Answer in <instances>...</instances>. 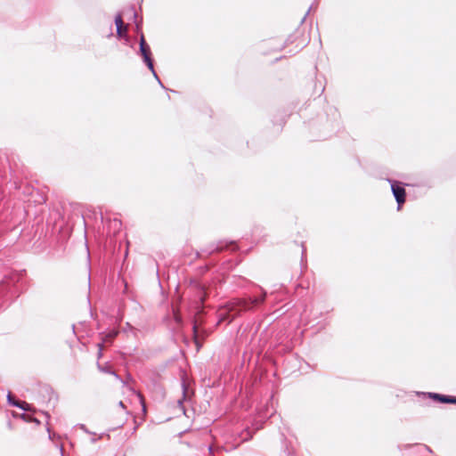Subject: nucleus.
I'll return each mask as SVG.
<instances>
[{"label": "nucleus", "instance_id": "1", "mask_svg": "<svg viewBox=\"0 0 456 456\" xmlns=\"http://www.w3.org/2000/svg\"><path fill=\"white\" fill-rule=\"evenodd\" d=\"M250 310L249 302L245 298H234L217 311L219 322H227L230 323L242 312Z\"/></svg>", "mask_w": 456, "mask_h": 456}, {"label": "nucleus", "instance_id": "2", "mask_svg": "<svg viewBox=\"0 0 456 456\" xmlns=\"http://www.w3.org/2000/svg\"><path fill=\"white\" fill-rule=\"evenodd\" d=\"M140 51L142 55L143 56V59L145 62L147 63V66L150 69H153V63L151 58V49L148 44L145 41L144 36L142 35L140 38Z\"/></svg>", "mask_w": 456, "mask_h": 456}, {"label": "nucleus", "instance_id": "3", "mask_svg": "<svg viewBox=\"0 0 456 456\" xmlns=\"http://www.w3.org/2000/svg\"><path fill=\"white\" fill-rule=\"evenodd\" d=\"M392 191L398 204V208H400L401 206L405 202V189L401 186L399 183H394L392 184Z\"/></svg>", "mask_w": 456, "mask_h": 456}, {"label": "nucleus", "instance_id": "4", "mask_svg": "<svg viewBox=\"0 0 456 456\" xmlns=\"http://www.w3.org/2000/svg\"><path fill=\"white\" fill-rule=\"evenodd\" d=\"M115 24L117 26V34L119 37H124L126 36L128 26L125 24L122 19V15L118 13L115 17Z\"/></svg>", "mask_w": 456, "mask_h": 456}, {"label": "nucleus", "instance_id": "5", "mask_svg": "<svg viewBox=\"0 0 456 456\" xmlns=\"http://www.w3.org/2000/svg\"><path fill=\"white\" fill-rule=\"evenodd\" d=\"M431 396L440 403L456 404V397L453 396L443 395L439 394H433Z\"/></svg>", "mask_w": 456, "mask_h": 456}, {"label": "nucleus", "instance_id": "6", "mask_svg": "<svg viewBox=\"0 0 456 456\" xmlns=\"http://www.w3.org/2000/svg\"><path fill=\"white\" fill-rule=\"evenodd\" d=\"M265 298V293L263 294L260 297H255L253 299L248 298L247 299L249 302L250 310L256 305L263 303Z\"/></svg>", "mask_w": 456, "mask_h": 456}, {"label": "nucleus", "instance_id": "7", "mask_svg": "<svg viewBox=\"0 0 456 456\" xmlns=\"http://www.w3.org/2000/svg\"><path fill=\"white\" fill-rule=\"evenodd\" d=\"M118 335V331H111L110 332L108 335L105 336L104 339H103V342H111L115 338L116 336Z\"/></svg>", "mask_w": 456, "mask_h": 456}, {"label": "nucleus", "instance_id": "8", "mask_svg": "<svg viewBox=\"0 0 456 456\" xmlns=\"http://www.w3.org/2000/svg\"><path fill=\"white\" fill-rule=\"evenodd\" d=\"M13 404L25 410V411L30 410L28 403L26 402H14Z\"/></svg>", "mask_w": 456, "mask_h": 456}, {"label": "nucleus", "instance_id": "9", "mask_svg": "<svg viewBox=\"0 0 456 456\" xmlns=\"http://www.w3.org/2000/svg\"><path fill=\"white\" fill-rule=\"evenodd\" d=\"M139 396H140V399H141V403H142L143 411H145L144 399H143V397L142 396V395H140V394H139Z\"/></svg>", "mask_w": 456, "mask_h": 456}, {"label": "nucleus", "instance_id": "10", "mask_svg": "<svg viewBox=\"0 0 456 456\" xmlns=\"http://www.w3.org/2000/svg\"><path fill=\"white\" fill-rule=\"evenodd\" d=\"M98 346H99V348H100V352H101V351H102V346H102V343H99V344H98Z\"/></svg>", "mask_w": 456, "mask_h": 456}]
</instances>
